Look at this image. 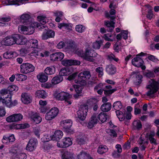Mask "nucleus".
Returning <instances> with one entry per match:
<instances>
[{
  "mask_svg": "<svg viewBox=\"0 0 159 159\" xmlns=\"http://www.w3.org/2000/svg\"><path fill=\"white\" fill-rule=\"evenodd\" d=\"M73 60L71 59H64L61 61V64L65 66H69L73 65Z\"/></svg>",
  "mask_w": 159,
  "mask_h": 159,
  "instance_id": "49530a36",
  "label": "nucleus"
},
{
  "mask_svg": "<svg viewBox=\"0 0 159 159\" xmlns=\"http://www.w3.org/2000/svg\"><path fill=\"white\" fill-rule=\"evenodd\" d=\"M20 71L23 74H27L33 72L35 67L32 64L28 63H23L20 66Z\"/></svg>",
  "mask_w": 159,
  "mask_h": 159,
  "instance_id": "39448f33",
  "label": "nucleus"
},
{
  "mask_svg": "<svg viewBox=\"0 0 159 159\" xmlns=\"http://www.w3.org/2000/svg\"><path fill=\"white\" fill-rule=\"evenodd\" d=\"M26 155L24 153H20L16 155V159H26Z\"/></svg>",
  "mask_w": 159,
  "mask_h": 159,
  "instance_id": "680f3d73",
  "label": "nucleus"
},
{
  "mask_svg": "<svg viewBox=\"0 0 159 159\" xmlns=\"http://www.w3.org/2000/svg\"><path fill=\"white\" fill-rule=\"evenodd\" d=\"M97 116L99 120L102 123L106 121L108 117V116L106 113L102 112Z\"/></svg>",
  "mask_w": 159,
  "mask_h": 159,
  "instance_id": "c9c22d12",
  "label": "nucleus"
},
{
  "mask_svg": "<svg viewBox=\"0 0 159 159\" xmlns=\"http://www.w3.org/2000/svg\"><path fill=\"white\" fill-rule=\"evenodd\" d=\"M18 90V87L16 85H12L9 86L7 89H4L2 90V93L4 95L8 94L10 95L11 94L10 92L13 91L16 92Z\"/></svg>",
  "mask_w": 159,
  "mask_h": 159,
  "instance_id": "a211bd4d",
  "label": "nucleus"
},
{
  "mask_svg": "<svg viewBox=\"0 0 159 159\" xmlns=\"http://www.w3.org/2000/svg\"><path fill=\"white\" fill-rule=\"evenodd\" d=\"M29 52V50L27 48H23L20 50V54L23 56Z\"/></svg>",
  "mask_w": 159,
  "mask_h": 159,
  "instance_id": "052dcab7",
  "label": "nucleus"
},
{
  "mask_svg": "<svg viewBox=\"0 0 159 159\" xmlns=\"http://www.w3.org/2000/svg\"><path fill=\"white\" fill-rule=\"evenodd\" d=\"M30 15L27 14H24L20 17V20L23 24L28 25L31 24L32 23H35L34 22H30Z\"/></svg>",
  "mask_w": 159,
  "mask_h": 159,
  "instance_id": "f3484780",
  "label": "nucleus"
},
{
  "mask_svg": "<svg viewBox=\"0 0 159 159\" xmlns=\"http://www.w3.org/2000/svg\"><path fill=\"white\" fill-rule=\"evenodd\" d=\"M23 118V116L20 113L15 114L11 115L6 118V120L9 122H17Z\"/></svg>",
  "mask_w": 159,
  "mask_h": 159,
  "instance_id": "9b49d317",
  "label": "nucleus"
},
{
  "mask_svg": "<svg viewBox=\"0 0 159 159\" xmlns=\"http://www.w3.org/2000/svg\"><path fill=\"white\" fill-rule=\"evenodd\" d=\"M38 144V141L37 139L31 138L29 140L26 148L27 150L30 152L34 151Z\"/></svg>",
  "mask_w": 159,
  "mask_h": 159,
  "instance_id": "6e6552de",
  "label": "nucleus"
},
{
  "mask_svg": "<svg viewBox=\"0 0 159 159\" xmlns=\"http://www.w3.org/2000/svg\"><path fill=\"white\" fill-rule=\"evenodd\" d=\"M28 1V0H8L5 1V3L6 5H20L26 3Z\"/></svg>",
  "mask_w": 159,
  "mask_h": 159,
  "instance_id": "4468645a",
  "label": "nucleus"
},
{
  "mask_svg": "<svg viewBox=\"0 0 159 159\" xmlns=\"http://www.w3.org/2000/svg\"><path fill=\"white\" fill-rule=\"evenodd\" d=\"M63 134V133L61 131L57 130L55 131L54 134L52 135V139L57 141L61 138Z\"/></svg>",
  "mask_w": 159,
  "mask_h": 159,
  "instance_id": "7c9ffc66",
  "label": "nucleus"
},
{
  "mask_svg": "<svg viewBox=\"0 0 159 159\" xmlns=\"http://www.w3.org/2000/svg\"><path fill=\"white\" fill-rule=\"evenodd\" d=\"M111 105L110 103L107 102L103 104L101 107V109L103 112H107L110 111L111 108Z\"/></svg>",
  "mask_w": 159,
  "mask_h": 159,
  "instance_id": "473e14b6",
  "label": "nucleus"
},
{
  "mask_svg": "<svg viewBox=\"0 0 159 159\" xmlns=\"http://www.w3.org/2000/svg\"><path fill=\"white\" fill-rule=\"evenodd\" d=\"M72 125V122L70 120H65L61 122V125L65 129H69Z\"/></svg>",
  "mask_w": 159,
  "mask_h": 159,
  "instance_id": "a878e982",
  "label": "nucleus"
},
{
  "mask_svg": "<svg viewBox=\"0 0 159 159\" xmlns=\"http://www.w3.org/2000/svg\"><path fill=\"white\" fill-rule=\"evenodd\" d=\"M101 41H96L93 43V47L96 49H98L101 46Z\"/></svg>",
  "mask_w": 159,
  "mask_h": 159,
  "instance_id": "13d9d810",
  "label": "nucleus"
},
{
  "mask_svg": "<svg viewBox=\"0 0 159 159\" xmlns=\"http://www.w3.org/2000/svg\"><path fill=\"white\" fill-rule=\"evenodd\" d=\"M122 37L125 40L128 38V32L127 30L122 31L121 32Z\"/></svg>",
  "mask_w": 159,
  "mask_h": 159,
  "instance_id": "0e129e2a",
  "label": "nucleus"
},
{
  "mask_svg": "<svg viewBox=\"0 0 159 159\" xmlns=\"http://www.w3.org/2000/svg\"><path fill=\"white\" fill-rule=\"evenodd\" d=\"M145 75L148 78H153L155 76L153 71L148 70L147 72H145Z\"/></svg>",
  "mask_w": 159,
  "mask_h": 159,
  "instance_id": "4d7b16f0",
  "label": "nucleus"
},
{
  "mask_svg": "<svg viewBox=\"0 0 159 159\" xmlns=\"http://www.w3.org/2000/svg\"><path fill=\"white\" fill-rule=\"evenodd\" d=\"M76 46L74 41H70L67 44L66 48L67 51L71 52H74L76 49Z\"/></svg>",
  "mask_w": 159,
  "mask_h": 159,
  "instance_id": "c85d7f7f",
  "label": "nucleus"
},
{
  "mask_svg": "<svg viewBox=\"0 0 159 159\" xmlns=\"http://www.w3.org/2000/svg\"><path fill=\"white\" fill-rule=\"evenodd\" d=\"M112 88V87L110 85L106 86L103 89L105 94L109 95L111 94L116 90V89H111Z\"/></svg>",
  "mask_w": 159,
  "mask_h": 159,
  "instance_id": "2f4dec72",
  "label": "nucleus"
},
{
  "mask_svg": "<svg viewBox=\"0 0 159 159\" xmlns=\"http://www.w3.org/2000/svg\"><path fill=\"white\" fill-rule=\"evenodd\" d=\"M90 156L89 154L86 152H81L77 156V157L79 159H86L89 157Z\"/></svg>",
  "mask_w": 159,
  "mask_h": 159,
  "instance_id": "37998d69",
  "label": "nucleus"
},
{
  "mask_svg": "<svg viewBox=\"0 0 159 159\" xmlns=\"http://www.w3.org/2000/svg\"><path fill=\"white\" fill-rule=\"evenodd\" d=\"M70 96L66 93L62 92L58 94L57 95V98L61 100H66L68 97Z\"/></svg>",
  "mask_w": 159,
  "mask_h": 159,
  "instance_id": "72a5a7b5",
  "label": "nucleus"
},
{
  "mask_svg": "<svg viewBox=\"0 0 159 159\" xmlns=\"http://www.w3.org/2000/svg\"><path fill=\"white\" fill-rule=\"evenodd\" d=\"M40 52L38 50L35 49L30 52L29 55L31 56H34L36 57L40 56Z\"/></svg>",
  "mask_w": 159,
  "mask_h": 159,
  "instance_id": "603ef678",
  "label": "nucleus"
},
{
  "mask_svg": "<svg viewBox=\"0 0 159 159\" xmlns=\"http://www.w3.org/2000/svg\"><path fill=\"white\" fill-rule=\"evenodd\" d=\"M85 28L82 25H77L75 26V30L78 32L81 33L84 30Z\"/></svg>",
  "mask_w": 159,
  "mask_h": 159,
  "instance_id": "3c124183",
  "label": "nucleus"
},
{
  "mask_svg": "<svg viewBox=\"0 0 159 159\" xmlns=\"http://www.w3.org/2000/svg\"><path fill=\"white\" fill-rule=\"evenodd\" d=\"M36 95L38 98H45L47 95L46 92L43 90H39L36 91Z\"/></svg>",
  "mask_w": 159,
  "mask_h": 159,
  "instance_id": "4c0bfd02",
  "label": "nucleus"
},
{
  "mask_svg": "<svg viewBox=\"0 0 159 159\" xmlns=\"http://www.w3.org/2000/svg\"><path fill=\"white\" fill-rule=\"evenodd\" d=\"M98 121V120L97 118V115L93 114L89 120L87 127L89 129H92L97 124Z\"/></svg>",
  "mask_w": 159,
  "mask_h": 159,
  "instance_id": "ddd939ff",
  "label": "nucleus"
},
{
  "mask_svg": "<svg viewBox=\"0 0 159 159\" xmlns=\"http://www.w3.org/2000/svg\"><path fill=\"white\" fill-rule=\"evenodd\" d=\"M29 125L28 124H16L12 126V127L15 129H25L29 127Z\"/></svg>",
  "mask_w": 159,
  "mask_h": 159,
  "instance_id": "c03bdc74",
  "label": "nucleus"
},
{
  "mask_svg": "<svg viewBox=\"0 0 159 159\" xmlns=\"http://www.w3.org/2000/svg\"><path fill=\"white\" fill-rule=\"evenodd\" d=\"M130 76H133V80L135 85H139L141 83L143 76L139 72L134 71L131 73Z\"/></svg>",
  "mask_w": 159,
  "mask_h": 159,
  "instance_id": "1a4fd4ad",
  "label": "nucleus"
},
{
  "mask_svg": "<svg viewBox=\"0 0 159 159\" xmlns=\"http://www.w3.org/2000/svg\"><path fill=\"white\" fill-rule=\"evenodd\" d=\"M106 70L109 74L113 75L116 73V69L114 65L110 64L107 66Z\"/></svg>",
  "mask_w": 159,
  "mask_h": 159,
  "instance_id": "cd10ccee",
  "label": "nucleus"
},
{
  "mask_svg": "<svg viewBox=\"0 0 159 159\" xmlns=\"http://www.w3.org/2000/svg\"><path fill=\"white\" fill-rule=\"evenodd\" d=\"M110 14L108 13L106 14V16L108 18H110L111 20H114L115 18L114 15L116 14V11L114 9H111L109 11Z\"/></svg>",
  "mask_w": 159,
  "mask_h": 159,
  "instance_id": "a19ab883",
  "label": "nucleus"
},
{
  "mask_svg": "<svg viewBox=\"0 0 159 159\" xmlns=\"http://www.w3.org/2000/svg\"><path fill=\"white\" fill-rule=\"evenodd\" d=\"M15 138L14 135H6L3 136L2 139V143L4 144L8 145L11 144V143L15 140Z\"/></svg>",
  "mask_w": 159,
  "mask_h": 159,
  "instance_id": "f8f14e48",
  "label": "nucleus"
},
{
  "mask_svg": "<svg viewBox=\"0 0 159 159\" xmlns=\"http://www.w3.org/2000/svg\"><path fill=\"white\" fill-rule=\"evenodd\" d=\"M44 72L47 75L53 74L55 72V68L54 67L52 66L47 67L45 69Z\"/></svg>",
  "mask_w": 159,
  "mask_h": 159,
  "instance_id": "e433bc0d",
  "label": "nucleus"
},
{
  "mask_svg": "<svg viewBox=\"0 0 159 159\" xmlns=\"http://www.w3.org/2000/svg\"><path fill=\"white\" fill-rule=\"evenodd\" d=\"M15 39V44L18 45H23L25 43V42H23L24 39L23 37L19 34L13 35V37Z\"/></svg>",
  "mask_w": 159,
  "mask_h": 159,
  "instance_id": "b1692460",
  "label": "nucleus"
},
{
  "mask_svg": "<svg viewBox=\"0 0 159 159\" xmlns=\"http://www.w3.org/2000/svg\"><path fill=\"white\" fill-rule=\"evenodd\" d=\"M21 100L23 103L28 104L32 102V97L28 93H23L21 94Z\"/></svg>",
  "mask_w": 159,
  "mask_h": 159,
  "instance_id": "2eb2a0df",
  "label": "nucleus"
},
{
  "mask_svg": "<svg viewBox=\"0 0 159 159\" xmlns=\"http://www.w3.org/2000/svg\"><path fill=\"white\" fill-rule=\"evenodd\" d=\"M116 116L120 121H122L124 120L125 117L122 112L119 110H117L116 111Z\"/></svg>",
  "mask_w": 159,
  "mask_h": 159,
  "instance_id": "de8ad7c7",
  "label": "nucleus"
},
{
  "mask_svg": "<svg viewBox=\"0 0 159 159\" xmlns=\"http://www.w3.org/2000/svg\"><path fill=\"white\" fill-rule=\"evenodd\" d=\"M13 35L5 37L2 40V43L6 45H11L15 44Z\"/></svg>",
  "mask_w": 159,
  "mask_h": 159,
  "instance_id": "6ab92c4d",
  "label": "nucleus"
},
{
  "mask_svg": "<svg viewBox=\"0 0 159 159\" xmlns=\"http://www.w3.org/2000/svg\"><path fill=\"white\" fill-rule=\"evenodd\" d=\"M56 53L58 60L61 61L64 58V54L62 53L61 52H56Z\"/></svg>",
  "mask_w": 159,
  "mask_h": 159,
  "instance_id": "69168bd1",
  "label": "nucleus"
},
{
  "mask_svg": "<svg viewBox=\"0 0 159 159\" xmlns=\"http://www.w3.org/2000/svg\"><path fill=\"white\" fill-rule=\"evenodd\" d=\"M29 116L36 124L40 123L42 120L41 117L36 113L31 112L29 113Z\"/></svg>",
  "mask_w": 159,
  "mask_h": 159,
  "instance_id": "dca6fc26",
  "label": "nucleus"
},
{
  "mask_svg": "<svg viewBox=\"0 0 159 159\" xmlns=\"http://www.w3.org/2000/svg\"><path fill=\"white\" fill-rule=\"evenodd\" d=\"M76 53L80 57L89 61H92V58L95 56V52L89 47H88L86 49L84 52L82 50H80L77 51Z\"/></svg>",
  "mask_w": 159,
  "mask_h": 159,
  "instance_id": "f257e3e1",
  "label": "nucleus"
},
{
  "mask_svg": "<svg viewBox=\"0 0 159 159\" xmlns=\"http://www.w3.org/2000/svg\"><path fill=\"white\" fill-rule=\"evenodd\" d=\"M54 15L56 17H62L63 13L62 11H56L53 13Z\"/></svg>",
  "mask_w": 159,
  "mask_h": 159,
  "instance_id": "774afa93",
  "label": "nucleus"
},
{
  "mask_svg": "<svg viewBox=\"0 0 159 159\" xmlns=\"http://www.w3.org/2000/svg\"><path fill=\"white\" fill-rule=\"evenodd\" d=\"M40 25L37 22L32 23L30 25L29 27L25 26L20 25L18 26V30L19 32L25 34L30 35L33 34L34 31V28L39 27Z\"/></svg>",
  "mask_w": 159,
  "mask_h": 159,
  "instance_id": "f03ea898",
  "label": "nucleus"
},
{
  "mask_svg": "<svg viewBox=\"0 0 159 159\" xmlns=\"http://www.w3.org/2000/svg\"><path fill=\"white\" fill-rule=\"evenodd\" d=\"M72 142L69 138H65L62 140L61 141H59L57 143L58 147L61 148L67 147L71 145Z\"/></svg>",
  "mask_w": 159,
  "mask_h": 159,
  "instance_id": "9d476101",
  "label": "nucleus"
},
{
  "mask_svg": "<svg viewBox=\"0 0 159 159\" xmlns=\"http://www.w3.org/2000/svg\"><path fill=\"white\" fill-rule=\"evenodd\" d=\"M63 80V78L61 76L57 75L54 77L52 80V83L56 84L60 83Z\"/></svg>",
  "mask_w": 159,
  "mask_h": 159,
  "instance_id": "f704fd0d",
  "label": "nucleus"
},
{
  "mask_svg": "<svg viewBox=\"0 0 159 159\" xmlns=\"http://www.w3.org/2000/svg\"><path fill=\"white\" fill-rule=\"evenodd\" d=\"M113 107L115 110H117L121 109L122 105L120 101H116L114 103Z\"/></svg>",
  "mask_w": 159,
  "mask_h": 159,
  "instance_id": "09e8293b",
  "label": "nucleus"
},
{
  "mask_svg": "<svg viewBox=\"0 0 159 159\" xmlns=\"http://www.w3.org/2000/svg\"><path fill=\"white\" fill-rule=\"evenodd\" d=\"M121 43H118V41L116 42L114 46V49L117 52H119L121 50Z\"/></svg>",
  "mask_w": 159,
  "mask_h": 159,
  "instance_id": "8fccbe9b",
  "label": "nucleus"
},
{
  "mask_svg": "<svg viewBox=\"0 0 159 159\" xmlns=\"http://www.w3.org/2000/svg\"><path fill=\"white\" fill-rule=\"evenodd\" d=\"M58 112L59 110L57 107L52 108L46 114L45 118L48 120H51L57 116Z\"/></svg>",
  "mask_w": 159,
  "mask_h": 159,
  "instance_id": "0eeeda50",
  "label": "nucleus"
},
{
  "mask_svg": "<svg viewBox=\"0 0 159 159\" xmlns=\"http://www.w3.org/2000/svg\"><path fill=\"white\" fill-rule=\"evenodd\" d=\"M37 18L40 22V23H39L40 25L38 27L39 29H43L46 28V26L44 25L48 22V19L46 17L43 16H39L37 17ZM37 23L39 24V23Z\"/></svg>",
  "mask_w": 159,
  "mask_h": 159,
  "instance_id": "412c9836",
  "label": "nucleus"
},
{
  "mask_svg": "<svg viewBox=\"0 0 159 159\" xmlns=\"http://www.w3.org/2000/svg\"><path fill=\"white\" fill-rule=\"evenodd\" d=\"M149 82L150 84L147 86L146 88L149 90L147 93L146 95L148 96H152L159 89V81H156L154 79H151Z\"/></svg>",
  "mask_w": 159,
  "mask_h": 159,
  "instance_id": "7ed1b4c3",
  "label": "nucleus"
},
{
  "mask_svg": "<svg viewBox=\"0 0 159 159\" xmlns=\"http://www.w3.org/2000/svg\"><path fill=\"white\" fill-rule=\"evenodd\" d=\"M29 43L31 48H37L38 46V41L35 39H31L29 40Z\"/></svg>",
  "mask_w": 159,
  "mask_h": 159,
  "instance_id": "58836bf2",
  "label": "nucleus"
},
{
  "mask_svg": "<svg viewBox=\"0 0 159 159\" xmlns=\"http://www.w3.org/2000/svg\"><path fill=\"white\" fill-rule=\"evenodd\" d=\"M155 133L154 131H151L150 133H148L146 135L147 137L149 139L150 143L152 144L157 145V143L156 140L154 138Z\"/></svg>",
  "mask_w": 159,
  "mask_h": 159,
  "instance_id": "5701e85b",
  "label": "nucleus"
},
{
  "mask_svg": "<svg viewBox=\"0 0 159 159\" xmlns=\"http://www.w3.org/2000/svg\"><path fill=\"white\" fill-rule=\"evenodd\" d=\"M114 24L115 23L113 21H105L104 22V24L107 27H111L113 29L114 28Z\"/></svg>",
  "mask_w": 159,
  "mask_h": 159,
  "instance_id": "5fc2aeb1",
  "label": "nucleus"
},
{
  "mask_svg": "<svg viewBox=\"0 0 159 159\" xmlns=\"http://www.w3.org/2000/svg\"><path fill=\"white\" fill-rule=\"evenodd\" d=\"M91 77L90 72L89 71H85L80 72L78 75V79L75 80L76 83L80 84V83H85L87 80Z\"/></svg>",
  "mask_w": 159,
  "mask_h": 159,
  "instance_id": "20e7f679",
  "label": "nucleus"
},
{
  "mask_svg": "<svg viewBox=\"0 0 159 159\" xmlns=\"http://www.w3.org/2000/svg\"><path fill=\"white\" fill-rule=\"evenodd\" d=\"M58 27L60 29H66L69 27V24L65 23H60L58 24Z\"/></svg>",
  "mask_w": 159,
  "mask_h": 159,
  "instance_id": "bf43d9fd",
  "label": "nucleus"
},
{
  "mask_svg": "<svg viewBox=\"0 0 159 159\" xmlns=\"http://www.w3.org/2000/svg\"><path fill=\"white\" fill-rule=\"evenodd\" d=\"M55 35V32L54 31L49 30L47 31L46 32H43L42 35V39L43 40H45L48 38H53Z\"/></svg>",
  "mask_w": 159,
  "mask_h": 159,
  "instance_id": "4be33fe9",
  "label": "nucleus"
},
{
  "mask_svg": "<svg viewBox=\"0 0 159 159\" xmlns=\"http://www.w3.org/2000/svg\"><path fill=\"white\" fill-rule=\"evenodd\" d=\"M16 79L18 80L23 81L26 80L27 78V76L25 75L17 74H16Z\"/></svg>",
  "mask_w": 159,
  "mask_h": 159,
  "instance_id": "a18cd8bd",
  "label": "nucleus"
},
{
  "mask_svg": "<svg viewBox=\"0 0 159 159\" xmlns=\"http://www.w3.org/2000/svg\"><path fill=\"white\" fill-rule=\"evenodd\" d=\"M108 151V148L105 145H100L98 149V152L100 154H102Z\"/></svg>",
  "mask_w": 159,
  "mask_h": 159,
  "instance_id": "79ce46f5",
  "label": "nucleus"
},
{
  "mask_svg": "<svg viewBox=\"0 0 159 159\" xmlns=\"http://www.w3.org/2000/svg\"><path fill=\"white\" fill-rule=\"evenodd\" d=\"M62 159H74V153L70 150L64 152L62 156Z\"/></svg>",
  "mask_w": 159,
  "mask_h": 159,
  "instance_id": "393cba45",
  "label": "nucleus"
},
{
  "mask_svg": "<svg viewBox=\"0 0 159 159\" xmlns=\"http://www.w3.org/2000/svg\"><path fill=\"white\" fill-rule=\"evenodd\" d=\"M88 106L84 105H81L80 109L77 111L78 117L82 120H84L86 118L88 111Z\"/></svg>",
  "mask_w": 159,
  "mask_h": 159,
  "instance_id": "423d86ee",
  "label": "nucleus"
},
{
  "mask_svg": "<svg viewBox=\"0 0 159 159\" xmlns=\"http://www.w3.org/2000/svg\"><path fill=\"white\" fill-rule=\"evenodd\" d=\"M107 132L109 134L110 136L113 137H116L117 136L116 132L113 129H110L108 130Z\"/></svg>",
  "mask_w": 159,
  "mask_h": 159,
  "instance_id": "e2e57ef3",
  "label": "nucleus"
},
{
  "mask_svg": "<svg viewBox=\"0 0 159 159\" xmlns=\"http://www.w3.org/2000/svg\"><path fill=\"white\" fill-rule=\"evenodd\" d=\"M132 63L134 66L139 67L143 65V61L140 57H136L132 60Z\"/></svg>",
  "mask_w": 159,
  "mask_h": 159,
  "instance_id": "aec40b11",
  "label": "nucleus"
},
{
  "mask_svg": "<svg viewBox=\"0 0 159 159\" xmlns=\"http://www.w3.org/2000/svg\"><path fill=\"white\" fill-rule=\"evenodd\" d=\"M103 68L101 67H97L96 69V71L99 73V76L100 77L103 75Z\"/></svg>",
  "mask_w": 159,
  "mask_h": 159,
  "instance_id": "338daca9",
  "label": "nucleus"
},
{
  "mask_svg": "<svg viewBox=\"0 0 159 159\" xmlns=\"http://www.w3.org/2000/svg\"><path fill=\"white\" fill-rule=\"evenodd\" d=\"M13 53L11 52H7L3 54V57L6 59H9L13 57Z\"/></svg>",
  "mask_w": 159,
  "mask_h": 159,
  "instance_id": "6e6d98bb",
  "label": "nucleus"
},
{
  "mask_svg": "<svg viewBox=\"0 0 159 159\" xmlns=\"http://www.w3.org/2000/svg\"><path fill=\"white\" fill-rule=\"evenodd\" d=\"M39 81L41 82H45L48 80V76L43 73H40L37 76Z\"/></svg>",
  "mask_w": 159,
  "mask_h": 159,
  "instance_id": "c756f323",
  "label": "nucleus"
},
{
  "mask_svg": "<svg viewBox=\"0 0 159 159\" xmlns=\"http://www.w3.org/2000/svg\"><path fill=\"white\" fill-rule=\"evenodd\" d=\"M133 127L134 129L139 130L142 128V125L140 121L137 120L134 121L133 123Z\"/></svg>",
  "mask_w": 159,
  "mask_h": 159,
  "instance_id": "ea45409f",
  "label": "nucleus"
},
{
  "mask_svg": "<svg viewBox=\"0 0 159 159\" xmlns=\"http://www.w3.org/2000/svg\"><path fill=\"white\" fill-rule=\"evenodd\" d=\"M72 73L71 68H63L61 69L59 72V75L62 77L70 75Z\"/></svg>",
  "mask_w": 159,
  "mask_h": 159,
  "instance_id": "bb28decb",
  "label": "nucleus"
},
{
  "mask_svg": "<svg viewBox=\"0 0 159 159\" xmlns=\"http://www.w3.org/2000/svg\"><path fill=\"white\" fill-rule=\"evenodd\" d=\"M112 35L110 34H104L103 36V38L106 41H113V39H110L112 37Z\"/></svg>",
  "mask_w": 159,
  "mask_h": 159,
  "instance_id": "864d4df0",
  "label": "nucleus"
}]
</instances>
